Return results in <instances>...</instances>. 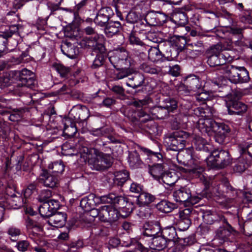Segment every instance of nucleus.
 <instances>
[{
    "label": "nucleus",
    "mask_w": 252,
    "mask_h": 252,
    "mask_svg": "<svg viewBox=\"0 0 252 252\" xmlns=\"http://www.w3.org/2000/svg\"><path fill=\"white\" fill-rule=\"evenodd\" d=\"M88 0H82L74 7V16L76 17L80 11L83 10L84 7L87 4Z\"/></svg>",
    "instance_id": "nucleus-60"
},
{
    "label": "nucleus",
    "mask_w": 252,
    "mask_h": 252,
    "mask_svg": "<svg viewBox=\"0 0 252 252\" xmlns=\"http://www.w3.org/2000/svg\"><path fill=\"white\" fill-rule=\"evenodd\" d=\"M191 190L187 186L180 188L179 189L174 191L173 197L177 202H187L189 198Z\"/></svg>",
    "instance_id": "nucleus-19"
},
{
    "label": "nucleus",
    "mask_w": 252,
    "mask_h": 252,
    "mask_svg": "<svg viewBox=\"0 0 252 252\" xmlns=\"http://www.w3.org/2000/svg\"><path fill=\"white\" fill-rule=\"evenodd\" d=\"M221 49V44H216L212 46L209 50V54L207 63L210 66H221L219 58V52Z\"/></svg>",
    "instance_id": "nucleus-15"
},
{
    "label": "nucleus",
    "mask_w": 252,
    "mask_h": 252,
    "mask_svg": "<svg viewBox=\"0 0 252 252\" xmlns=\"http://www.w3.org/2000/svg\"><path fill=\"white\" fill-rule=\"evenodd\" d=\"M189 134L187 132L182 130L175 131L169 134L165 139L167 152H176L175 158H177L179 152L182 150L186 146V139Z\"/></svg>",
    "instance_id": "nucleus-2"
},
{
    "label": "nucleus",
    "mask_w": 252,
    "mask_h": 252,
    "mask_svg": "<svg viewBox=\"0 0 252 252\" xmlns=\"http://www.w3.org/2000/svg\"><path fill=\"white\" fill-rule=\"evenodd\" d=\"M144 188L142 185L137 183L133 182L130 184V186L129 188V190L131 192L139 193H140L143 190Z\"/></svg>",
    "instance_id": "nucleus-53"
},
{
    "label": "nucleus",
    "mask_w": 252,
    "mask_h": 252,
    "mask_svg": "<svg viewBox=\"0 0 252 252\" xmlns=\"http://www.w3.org/2000/svg\"><path fill=\"white\" fill-rule=\"evenodd\" d=\"M94 196L93 194H90L88 196L84 197L80 201V206L85 211H89L94 206Z\"/></svg>",
    "instance_id": "nucleus-36"
},
{
    "label": "nucleus",
    "mask_w": 252,
    "mask_h": 252,
    "mask_svg": "<svg viewBox=\"0 0 252 252\" xmlns=\"http://www.w3.org/2000/svg\"><path fill=\"white\" fill-rule=\"evenodd\" d=\"M145 19L147 22L151 25L155 26L161 24L159 15L155 12L148 13L145 17Z\"/></svg>",
    "instance_id": "nucleus-45"
},
{
    "label": "nucleus",
    "mask_w": 252,
    "mask_h": 252,
    "mask_svg": "<svg viewBox=\"0 0 252 252\" xmlns=\"http://www.w3.org/2000/svg\"><path fill=\"white\" fill-rule=\"evenodd\" d=\"M244 233L246 235L252 236V212L249 213L243 225Z\"/></svg>",
    "instance_id": "nucleus-41"
},
{
    "label": "nucleus",
    "mask_w": 252,
    "mask_h": 252,
    "mask_svg": "<svg viewBox=\"0 0 252 252\" xmlns=\"http://www.w3.org/2000/svg\"><path fill=\"white\" fill-rule=\"evenodd\" d=\"M207 163L212 168H223L231 164V158L228 151L214 150L207 158Z\"/></svg>",
    "instance_id": "nucleus-3"
},
{
    "label": "nucleus",
    "mask_w": 252,
    "mask_h": 252,
    "mask_svg": "<svg viewBox=\"0 0 252 252\" xmlns=\"http://www.w3.org/2000/svg\"><path fill=\"white\" fill-rule=\"evenodd\" d=\"M160 234L166 239L168 242L171 241H175L177 237L176 229L174 227H167L164 228L162 230Z\"/></svg>",
    "instance_id": "nucleus-33"
},
{
    "label": "nucleus",
    "mask_w": 252,
    "mask_h": 252,
    "mask_svg": "<svg viewBox=\"0 0 252 252\" xmlns=\"http://www.w3.org/2000/svg\"><path fill=\"white\" fill-rule=\"evenodd\" d=\"M186 88L185 94H193L199 90H202V85L199 79L195 75L189 76L185 81V84L180 87V91Z\"/></svg>",
    "instance_id": "nucleus-8"
},
{
    "label": "nucleus",
    "mask_w": 252,
    "mask_h": 252,
    "mask_svg": "<svg viewBox=\"0 0 252 252\" xmlns=\"http://www.w3.org/2000/svg\"><path fill=\"white\" fill-rule=\"evenodd\" d=\"M189 170V172L192 173L194 176L199 178L200 180L204 183L206 187H209L210 183L208 180V177L204 173V168L197 161L193 163L192 166Z\"/></svg>",
    "instance_id": "nucleus-17"
},
{
    "label": "nucleus",
    "mask_w": 252,
    "mask_h": 252,
    "mask_svg": "<svg viewBox=\"0 0 252 252\" xmlns=\"http://www.w3.org/2000/svg\"><path fill=\"white\" fill-rule=\"evenodd\" d=\"M194 143L196 145V149L198 150H205L206 149L208 148L207 141L204 138L201 137H196Z\"/></svg>",
    "instance_id": "nucleus-50"
},
{
    "label": "nucleus",
    "mask_w": 252,
    "mask_h": 252,
    "mask_svg": "<svg viewBox=\"0 0 252 252\" xmlns=\"http://www.w3.org/2000/svg\"><path fill=\"white\" fill-rule=\"evenodd\" d=\"M149 173L155 180L160 183L162 175L164 173L162 164H157L151 166L149 170Z\"/></svg>",
    "instance_id": "nucleus-31"
},
{
    "label": "nucleus",
    "mask_w": 252,
    "mask_h": 252,
    "mask_svg": "<svg viewBox=\"0 0 252 252\" xmlns=\"http://www.w3.org/2000/svg\"><path fill=\"white\" fill-rule=\"evenodd\" d=\"M154 111L157 113V117L161 119L168 116L169 114L168 110L163 108L162 105L155 108Z\"/></svg>",
    "instance_id": "nucleus-51"
},
{
    "label": "nucleus",
    "mask_w": 252,
    "mask_h": 252,
    "mask_svg": "<svg viewBox=\"0 0 252 252\" xmlns=\"http://www.w3.org/2000/svg\"><path fill=\"white\" fill-rule=\"evenodd\" d=\"M105 26V33L108 36H112L119 31L121 25L118 21H110Z\"/></svg>",
    "instance_id": "nucleus-34"
},
{
    "label": "nucleus",
    "mask_w": 252,
    "mask_h": 252,
    "mask_svg": "<svg viewBox=\"0 0 252 252\" xmlns=\"http://www.w3.org/2000/svg\"><path fill=\"white\" fill-rule=\"evenodd\" d=\"M51 192L49 190H43L39 195V200L41 202L48 201V199L51 196Z\"/></svg>",
    "instance_id": "nucleus-61"
},
{
    "label": "nucleus",
    "mask_w": 252,
    "mask_h": 252,
    "mask_svg": "<svg viewBox=\"0 0 252 252\" xmlns=\"http://www.w3.org/2000/svg\"><path fill=\"white\" fill-rule=\"evenodd\" d=\"M141 69L145 72L152 74H157L158 72V70L157 68L150 65L146 63H143L141 65Z\"/></svg>",
    "instance_id": "nucleus-52"
},
{
    "label": "nucleus",
    "mask_w": 252,
    "mask_h": 252,
    "mask_svg": "<svg viewBox=\"0 0 252 252\" xmlns=\"http://www.w3.org/2000/svg\"><path fill=\"white\" fill-rule=\"evenodd\" d=\"M114 182L118 186H122L129 178V174L126 170L115 173Z\"/></svg>",
    "instance_id": "nucleus-38"
},
{
    "label": "nucleus",
    "mask_w": 252,
    "mask_h": 252,
    "mask_svg": "<svg viewBox=\"0 0 252 252\" xmlns=\"http://www.w3.org/2000/svg\"><path fill=\"white\" fill-rule=\"evenodd\" d=\"M42 219L38 218L33 219L28 218L26 221V225L29 237L35 243H37L40 238L39 232L42 230Z\"/></svg>",
    "instance_id": "nucleus-6"
},
{
    "label": "nucleus",
    "mask_w": 252,
    "mask_h": 252,
    "mask_svg": "<svg viewBox=\"0 0 252 252\" xmlns=\"http://www.w3.org/2000/svg\"><path fill=\"white\" fill-rule=\"evenodd\" d=\"M113 14V10L110 7H106L101 8L97 12L94 19V22L96 25L100 27H104Z\"/></svg>",
    "instance_id": "nucleus-14"
},
{
    "label": "nucleus",
    "mask_w": 252,
    "mask_h": 252,
    "mask_svg": "<svg viewBox=\"0 0 252 252\" xmlns=\"http://www.w3.org/2000/svg\"><path fill=\"white\" fill-rule=\"evenodd\" d=\"M217 226L219 228L216 231V237L221 240H225L234 231L232 226L228 222L225 218H222Z\"/></svg>",
    "instance_id": "nucleus-13"
},
{
    "label": "nucleus",
    "mask_w": 252,
    "mask_h": 252,
    "mask_svg": "<svg viewBox=\"0 0 252 252\" xmlns=\"http://www.w3.org/2000/svg\"><path fill=\"white\" fill-rule=\"evenodd\" d=\"M120 56H122L121 54H119V53H117V51H116L113 53V55H110L109 57V61L115 68L124 66L123 60H120ZM123 57H125V55H123Z\"/></svg>",
    "instance_id": "nucleus-42"
},
{
    "label": "nucleus",
    "mask_w": 252,
    "mask_h": 252,
    "mask_svg": "<svg viewBox=\"0 0 252 252\" xmlns=\"http://www.w3.org/2000/svg\"><path fill=\"white\" fill-rule=\"evenodd\" d=\"M191 224L190 219H185V220H180L178 226L179 230L185 231L187 230Z\"/></svg>",
    "instance_id": "nucleus-56"
},
{
    "label": "nucleus",
    "mask_w": 252,
    "mask_h": 252,
    "mask_svg": "<svg viewBox=\"0 0 252 252\" xmlns=\"http://www.w3.org/2000/svg\"><path fill=\"white\" fill-rule=\"evenodd\" d=\"M49 218V224L55 227H63L67 219L66 214L62 212L53 214Z\"/></svg>",
    "instance_id": "nucleus-18"
},
{
    "label": "nucleus",
    "mask_w": 252,
    "mask_h": 252,
    "mask_svg": "<svg viewBox=\"0 0 252 252\" xmlns=\"http://www.w3.org/2000/svg\"><path fill=\"white\" fill-rule=\"evenodd\" d=\"M248 166V163L244 160L243 157H240L238 159V162L235 164L234 170L237 172H242L247 168Z\"/></svg>",
    "instance_id": "nucleus-48"
},
{
    "label": "nucleus",
    "mask_w": 252,
    "mask_h": 252,
    "mask_svg": "<svg viewBox=\"0 0 252 252\" xmlns=\"http://www.w3.org/2000/svg\"><path fill=\"white\" fill-rule=\"evenodd\" d=\"M162 106L169 113L173 112L177 108V102L174 98L168 97L163 101Z\"/></svg>",
    "instance_id": "nucleus-40"
},
{
    "label": "nucleus",
    "mask_w": 252,
    "mask_h": 252,
    "mask_svg": "<svg viewBox=\"0 0 252 252\" xmlns=\"http://www.w3.org/2000/svg\"><path fill=\"white\" fill-rule=\"evenodd\" d=\"M143 234L144 236L155 237L159 234L160 228L157 224L145 223L143 226Z\"/></svg>",
    "instance_id": "nucleus-25"
},
{
    "label": "nucleus",
    "mask_w": 252,
    "mask_h": 252,
    "mask_svg": "<svg viewBox=\"0 0 252 252\" xmlns=\"http://www.w3.org/2000/svg\"><path fill=\"white\" fill-rule=\"evenodd\" d=\"M62 53L70 59H74L78 54V49L70 42H64L61 45Z\"/></svg>",
    "instance_id": "nucleus-22"
},
{
    "label": "nucleus",
    "mask_w": 252,
    "mask_h": 252,
    "mask_svg": "<svg viewBox=\"0 0 252 252\" xmlns=\"http://www.w3.org/2000/svg\"><path fill=\"white\" fill-rule=\"evenodd\" d=\"M177 205L166 200H162L157 205V208L161 212L167 213L176 208Z\"/></svg>",
    "instance_id": "nucleus-30"
},
{
    "label": "nucleus",
    "mask_w": 252,
    "mask_h": 252,
    "mask_svg": "<svg viewBox=\"0 0 252 252\" xmlns=\"http://www.w3.org/2000/svg\"><path fill=\"white\" fill-rule=\"evenodd\" d=\"M151 102H152V100L149 97H145L143 99L133 101V104L135 107H144L146 108V106L149 105Z\"/></svg>",
    "instance_id": "nucleus-54"
},
{
    "label": "nucleus",
    "mask_w": 252,
    "mask_h": 252,
    "mask_svg": "<svg viewBox=\"0 0 252 252\" xmlns=\"http://www.w3.org/2000/svg\"><path fill=\"white\" fill-rule=\"evenodd\" d=\"M100 200L103 203H110L115 205H119V207L122 208L124 211L128 207L127 212L129 213L133 210L132 205H131L130 202H126L124 197L117 195L115 193H109L102 196L100 197Z\"/></svg>",
    "instance_id": "nucleus-7"
},
{
    "label": "nucleus",
    "mask_w": 252,
    "mask_h": 252,
    "mask_svg": "<svg viewBox=\"0 0 252 252\" xmlns=\"http://www.w3.org/2000/svg\"><path fill=\"white\" fill-rule=\"evenodd\" d=\"M228 114L243 115L247 111V106L238 100H230L226 103Z\"/></svg>",
    "instance_id": "nucleus-11"
},
{
    "label": "nucleus",
    "mask_w": 252,
    "mask_h": 252,
    "mask_svg": "<svg viewBox=\"0 0 252 252\" xmlns=\"http://www.w3.org/2000/svg\"><path fill=\"white\" fill-rule=\"evenodd\" d=\"M63 123L64 125L63 130L64 135L68 137L73 136L77 132V128L74 124L71 123L68 118L63 119Z\"/></svg>",
    "instance_id": "nucleus-28"
},
{
    "label": "nucleus",
    "mask_w": 252,
    "mask_h": 252,
    "mask_svg": "<svg viewBox=\"0 0 252 252\" xmlns=\"http://www.w3.org/2000/svg\"><path fill=\"white\" fill-rule=\"evenodd\" d=\"M36 183L33 182L30 184L25 189L24 195L25 197L30 196L36 189Z\"/></svg>",
    "instance_id": "nucleus-62"
},
{
    "label": "nucleus",
    "mask_w": 252,
    "mask_h": 252,
    "mask_svg": "<svg viewBox=\"0 0 252 252\" xmlns=\"http://www.w3.org/2000/svg\"><path fill=\"white\" fill-rule=\"evenodd\" d=\"M222 218H225L224 216H221L215 212L207 211L204 213L203 219L204 221L207 224H214L218 226L220 221L222 220Z\"/></svg>",
    "instance_id": "nucleus-20"
},
{
    "label": "nucleus",
    "mask_w": 252,
    "mask_h": 252,
    "mask_svg": "<svg viewBox=\"0 0 252 252\" xmlns=\"http://www.w3.org/2000/svg\"><path fill=\"white\" fill-rule=\"evenodd\" d=\"M14 74L15 82L19 86L32 89L36 84L34 73L27 69L14 70Z\"/></svg>",
    "instance_id": "nucleus-4"
},
{
    "label": "nucleus",
    "mask_w": 252,
    "mask_h": 252,
    "mask_svg": "<svg viewBox=\"0 0 252 252\" xmlns=\"http://www.w3.org/2000/svg\"><path fill=\"white\" fill-rule=\"evenodd\" d=\"M239 66L234 65H225L220 68V73L228 77L230 81L233 83H238Z\"/></svg>",
    "instance_id": "nucleus-16"
},
{
    "label": "nucleus",
    "mask_w": 252,
    "mask_h": 252,
    "mask_svg": "<svg viewBox=\"0 0 252 252\" xmlns=\"http://www.w3.org/2000/svg\"><path fill=\"white\" fill-rule=\"evenodd\" d=\"M14 70L3 73L2 76H0V88L10 85L12 83H16L15 78Z\"/></svg>",
    "instance_id": "nucleus-26"
},
{
    "label": "nucleus",
    "mask_w": 252,
    "mask_h": 252,
    "mask_svg": "<svg viewBox=\"0 0 252 252\" xmlns=\"http://www.w3.org/2000/svg\"><path fill=\"white\" fill-rule=\"evenodd\" d=\"M128 79L129 82H126V85L133 89H136L142 86L145 81V77L141 73H136Z\"/></svg>",
    "instance_id": "nucleus-23"
},
{
    "label": "nucleus",
    "mask_w": 252,
    "mask_h": 252,
    "mask_svg": "<svg viewBox=\"0 0 252 252\" xmlns=\"http://www.w3.org/2000/svg\"><path fill=\"white\" fill-rule=\"evenodd\" d=\"M39 212L42 217H50L54 213L50 202L45 201L39 207Z\"/></svg>",
    "instance_id": "nucleus-39"
},
{
    "label": "nucleus",
    "mask_w": 252,
    "mask_h": 252,
    "mask_svg": "<svg viewBox=\"0 0 252 252\" xmlns=\"http://www.w3.org/2000/svg\"><path fill=\"white\" fill-rule=\"evenodd\" d=\"M192 211V209L190 208H186L180 210L178 213L180 220L190 219L189 218Z\"/></svg>",
    "instance_id": "nucleus-59"
},
{
    "label": "nucleus",
    "mask_w": 252,
    "mask_h": 252,
    "mask_svg": "<svg viewBox=\"0 0 252 252\" xmlns=\"http://www.w3.org/2000/svg\"><path fill=\"white\" fill-rule=\"evenodd\" d=\"M202 107H197L194 110V114L199 118L197 122L196 126L202 133L210 134L212 131H215L216 127L219 129H223L224 126L218 125L213 120L209 118V115H206V111Z\"/></svg>",
    "instance_id": "nucleus-1"
},
{
    "label": "nucleus",
    "mask_w": 252,
    "mask_h": 252,
    "mask_svg": "<svg viewBox=\"0 0 252 252\" xmlns=\"http://www.w3.org/2000/svg\"><path fill=\"white\" fill-rule=\"evenodd\" d=\"M56 70L62 77H65L69 72V68L62 64H58L56 66Z\"/></svg>",
    "instance_id": "nucleus-63"
},
{
    "label": "nucleus",
    "mask_w": 252,
    "mask_h": 252,
    "mask_svg": "<svg viewBox=\"0 0 252 252\" xmlns=\"http://www.w3.org/2000/svg\"><path fill=\"white\" fill-rule=\"evenodd\" d=\"M128 162L130 166L133 168L137 167L141 163L139 154L136 152L131 153L129 155Z\"/></svg>",
    "instance_id": "nucleus-46"
},
{
    "label": "nucleus",
    "mask_w": 252,
    "mask_h": 252,
    "mask_svg": "<svg viewBox=\"0 0 252 252\" xmlns=\"http://www.w3.org/2000/svg\"><path fill=\"white\" fill-rule=\"evenodd\" d=\"M102 221L110 222L116 221L119 216L118 211L112 205L102 206V211L100 213Z\"/></svg>",
    "instance_id": "nucleus-10"
},
{
    "label": "nucleus",
    "mask_w": 252,
    "mask_h": 252,
    "mask_svg": "<svg viewBox=\"0 0 252 252\" xmlns=\"http://www.w3.org/2000/svg\"><path fill=\"white\" fill-rule=\"evenodd\" d=\"M41 176V180L45 187L53 188L57 186L58 179L55 176L51 175L47 172H43Z\"/></svg>",
    "instance_id": "nucleus-27"
},
{
    "label": "nucleus",
    "mask_w": 252,
    "mask_h": 252,
    "mask_svg": "<svg viewBox=\"0 0 252 252\" xmlns=\"http://www.w3.org/2000/svg\"><path fill=\"white\" fill-rule=\"evenodd\" d=\"M178 180V177L176 173L174 171L166 172L162 175V179L160 182H163L164 184L168 186H173Z\"/></svg>",
    "instance_id": "nucleus-32"
},
{
    "label": "nucleus",
    "mask_w": 252,
    "mask_h": 252,
    "mask_svg": "<svg viewBox=\"0 0 252 252\" xmlns=\"http://www.w3.org/2000/svg\"><path fill=\"white\" fill-rule=\"evenodd\" d=\"M116 69L114 73V79L116 80L126 78L132 74L134 72L133 69L124 66L118 67Z\"/></svg>",
    "instance_id": "nucleus-24"
},
{
    "label": "nucleus",
    "mask_w": 252,
    "mask_h": 252,
    "mask_svg": "<svg viewBox=\"0 0 252 252\" xmlns=\"http://www.w3.org/2000/svg\"><path fill=\"white\" fill-rule=\"evenodd\" d=\"M219 58L221 66L219 67L218 69V71L220 73V68L223 66L226 65L225 63L232 61L233 60V58L227 51L224 50L221 46V49L219 52Z\"/></svg>",
    "instance_id": "nucleus-35"
},
{
    "label": "nucleus",
    "mask_w": 252,
    "mask_h": 252,
    "mask_svg": "<svg viewBox=\"0 0 252 252\" xmlns=\"http://www.w3.org/2000/svg\"><path fill=\"white\" fill-rule=\"evenodd\" d=\"M7 233L10 237L16 238L21 234V231L19 228L11 226L8 228Z\"/></svg>",
    "instance_id": "nucleus-55"
},
{
    "label": "nucleus",
    "mask_w": 252,
    "mask_h": 252,
    "mask_svg": "<svg viewBox=\"0 0 252 252\" xmlns=\"http://www.w3.org/2000/svg\"><path fill=\"white\" fill-rule=\"evenodd\" d=\"M155 199V197L153 195L143 190L138 196L137 201L139 206H145L152 203Z\"/></svg>",
    "instance_id": "nucleus-29"
},
{
    "label": "nucleus",
    "mask_w": 252,
    "mask_h": 252,
    "mask_svg": "<svg viewBox=\"0 0 252 252\" xmlns=\"http://www.w3.org/2000/svg\"><path fill=\"white\" fill-rule=\"evenodd\" d=\"M100 158L101 159V166L102 170H105L110 167L113 162V158L110 154H104L99 152Z\"/></svg>",
    "instance_id": "nucleus-37"
},
{
    "label": "nucleus",
    "mask_w": 252,
    "mask_h": 252,
    "mask_svg": "<svg viewBox=\"0 0 252 252\" xmlns=\"http://www.w3.org/2000/svg\"><path fill=\"white\" fill-rule=\"evenodd\" d=\"M30 246V243L27 240L19 241L17 243L16 248L18 251L22 252L27 251Z\"/></svg>",
    "instance_id": "nucleus-57"
},
{
    "label": "nucleus",
    "mask_w": 252,
    "mask_h": 252,
    "mask_svg": "<svg viewBox=\"0 0 252 252\" xmlns=\"http://www.w3.org/2000/svg\"><path fill=\"white\" fill-rule=\"evenodd\" d=\"M22 109L14 110L9 116V120L12 122H17L20 120L24 113Z\"/></svg>",
    "instance_id": "nucleus-49"
},
{
    "label": "nucleus",
    "mask_w": 252,
    "mask_h": 252,
    "mask_svg": "<svg viewBox=\"0 0 252 252\" xmlns=\"http://www.w3.org/2000/svg\"><path fill=\"white\" fill-rule=\"evenodd\" d=\"M104 37L102 35L95 34L94 36L86 38V46L92 47L94 50L99 54H103L105 52V48L102 43Z\"/></svg>",
    "instance_id": "nucleus-12"
},
{
    "label": "nucleus",
    "mask_w": 252,
    "mask_h": 252,
    "mask_svg": "<svg viewBox=\"0 0 252 252\" xmlns=\"http://www.w3.org/2000/svg\"><path fill=\"white\" fill-rule=\"evenodd\" d=\"M193 94L195 95L196 100L200 104H204L206 101L208 100L210 98V94L209 92L204 90L198 91V92H196Z\"/></svg>",
    "instance_id": "nucleus-44"
},
{
    "label": "nucleus",
    "mask_w": 252,
    "mask_h": 252,
    "mask_svg": "<svg viewBox=\"0 0 252 252\" xmlns=\"http://www.w3.org/2000/svg\"><path fill=\"white\" fill-rule=\"evenodd\" d=\"M168 242L162 235L159 234L153 237L150 247L152 249L161 251L166 247Z\"/></svg>",
    "instance_id": "nucleus-21"
},
{
    "label": "nucleus",
    "mask_w": 252,
    "mask_h": 252,
    "mask_svg": "<svg viewBox=\"0 0 252 252\" xmlns=\"http://www.w3.org/2000/svg\"><path fill=\"white\" fill-rule=\"evenodd\" d=\"M174 55H173L172 53L170 56H167L166 57L159 50L158 47H151L148 50V58L153 62L159 63L162 62L166 60L168 61H172L175 60L178 52L175 50H173Z\"/></svg>",
    "instance_id": "nucleus-9"
},
{
    "label": "nucleus",
    "mask_w": 252,
    "mask_h": 252,
    "mask_svg": "<svg viewBox=\"0 0 252 252\" xmlns=\"http://www.w3.org/2000/svg\"><path fill=\"white\" fill-rule=\"evenodd\" d=\"M49 168L55 173L61 174L64 169V166L62 161H56L49 165Z\"/></svg>",
    "instance_id": "nucleus-47"
},
{
    "label": "nucleus",
    "mask_w": 252,
    "mask_h": 252,
    "mask_svg": "<svg viewBox=\"0 0 252 252\" xmlns=\"http://www.w3.org/2000/svg\"><path fill=\"white\" fill-rule=\"evenodd\" d=\"M238 74L237 77H239L238 83H247L249 81L250 77L249 72L244 67H239V72H238Z\"/></svg>",
    "instance_id": "nucleus-43"
},
{
    "label": "nucleus",
    "mask_w": 252,
    "mask_h": 252,
    "mask_svg": "<svg viewBox=\"0 0 252 252\" xmlns=\"http://www.w3.org/2000/svg\"><path fill=\"white\" fill-rule=\"evenodd\" d=\"M83 152L84 153H80V157L83 158L85 162L88 161L90 168L97 171L102 170L101 163H99V162L101 161L99 152L95 149L89 150L87 148H84Z\"/></svg>",
    "instance_id": "nucleus-5"
},
{
    "label": "nucleus",
    "mask_w": 252,
    "mask_h": 252,
    "mask_svg": "<svg viewBox=\"0 0 252 252\" xmlns=\"http://www.w3.org/2000/svg\"><path fill=\"white\" fill-rule=\"evenodd\" d=\"M141 150L143 154L147 155L148 157L151 158H156L158 159L160 158L159 156H160V155L158 152H153L150 150L145 148H142Z\"/></svg>",
    "instance_id": "nucleus-64"
},
{
    "label": "nucleus",
    "mask_w": 252,
    "mask_h": 252,
    "mask_svg": "<svg viewBox=\"0 0 252 252\" xmlns=\"http://www.w3.org/2000/svg\"><path fill=\"white\" fill-rule=\"evenodd\" d=\"M104 60V56L103 54H97L94 60L92 68H96L102 65Z\"/></svg>",
    "instance_id": "nucleus-58"
}]
</instances>
